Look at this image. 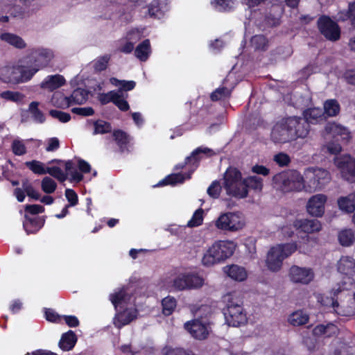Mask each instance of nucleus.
<instances>
[{"label": "nucleus", "mask_w": 355, "mask_h": 355, "mask_svg": "<svg viewBox=\"0 0 355 355\" xmlns=\"http://www.w3.org/2000/svg\"><path fill=\"white\" fill-rule=\"evenodd\" d=\"M77 166L71 161H67L65 162V175L71 176V181L79 182L83 178V175L79 173L76 168Z\"/></svg>", "instance_id": "2f4dec72"}, {"label": "nucleus", "mask_w": 355, "mask_h": 355, "mask_svg": "<svg viewBox=\"0 0 355 355\" xmlns=\"http://www.w3.org/2000/svg\"><path fill=\"white\" fill-rule=\"evenodd\" d=\"M339 208L347 213H352L355 210V193L349 194L338 200Z\"/></svg>", "instance_id": "cd10ccee"}, {"label": "nucleus", "mask_w": 355, "mask_h": 355, "mask_svg": "<svg viewBox=\"0 0 355 355\" xmlns=\"http://www.w3.org/2000/svg\"><path fill=\"white\" fill-rule=\"evenodd\" d=\"M110 60V55H105L103 56L98 58L94 62V69L96 71H101L105 70L107 67V64Z\"/></svg>", "instance_id": "3c124183"}, {"label": "nucleus", "mask_w": 355, "mask_h": 355, "mask_svg": "<svg viewBox=\"0 0 355 355\" xmlns=\"http://www.w3.org/2000/svg\"><path fill=\"white\" fill-rule=\"evenodd\" d=\"M331 180L328 171L320 168H309L304 173V184L306 189L314 191L320 189Z\"/></svg>", "instance_id": "0eeeda50"}, {"label": "nucleus", "mask_w": 355, "mask_h": 355, "mask_svg": "<svg viewBox=\"0 0 355 355\" xmlns=\"http://www.w3.org/2000/svg\"><path fill=\"white\" fill-rule=\"evenodd\" d=\"M338 332V327L332 323L319 324L313 329V334L316 336L331 337L336 336Z\"/></svg>", "instance_id": "393cba45"}, {"label": "nucleus", "mask_w": 355, "mask_h": 355, "mask_svg": "<svg viewBox=\"0 0 355 355\" xmlns=\"http://www.w3.org/2000/svg\"><path fill=\"white\" fill-rule=\"evenodd\" d=\"M110 82L112 85L116 87H119V90L130 91L135 88L136 83L132 80H120L116 78H111Z\"/></svg>", "instance_id": "37998d69"}, {"label": "nucleus", "mask_w": 355, "mask_h": 355, "mask_svg": "<svg viewBox=\"0 0 355 355\" xmlns=\"http://www.w3.org/2000/svg\"><path fill=\"white\" fill-rule=\"evenodd\" d=\"M191 312L199 318H207L213 313L214 309L207 304H202L200 306L193 305L191 307Z\"/></svg>", "instance_id": "473e14b6"}, {"label": "nucleus", "mask_w": 355, "mask_h": 355, "mask_svg": "<svg viewBox=\"0 0 355 355\" xmlns=\"http://www.w3.org/2000/svg\"><path fill=\"white\" fill-rule=\"evenodd\" d=\"M0 76L3 81L6 83H20L19 67H4L0 70Z\"/></svg>", "instance_id": "6ab92c4d"}, {"label": "nucleus", "mask_w": 355, "mask_h": 355, "mask_svg": "<svg viewBox=\"0 0 355 355\" xmlns=\"http://www.w3.org/2000/svg\"><path fill=\"white\" fill-rule=\"evenodd\" d=\"M244 184L247 190L249 188L261 191L263 189V179L256 175L250 176L244 179Z\"/></svg>", "instance_id": "f704fd0d"}, {"label": "nucleus", "mask_w": 355, "mask_h": 355, "mask_svg": "<svg viewBox=\"0 0 355 355\" xmlns=\"http://www.w3.org/2000/svg\"><path fill=\"white\" fill-rule=\"evenodd\" d=\"M297 250L295 243L277 244L272 246L268 252L266 259L267 268L272 272L279 271L283 261Z\"/></svg>", "instance_id": "20e7f679"}, {"label": "nucleus", "mask_w": 355, "mask_h": 355, "mask_svg": "<svg viewBox=\"0 0 355 355\" xmlns=\"http://www.w3.org/2000/svg\"><path fill=\"white\" fill-rule=\"evenodd\" d=\"M184 328L195 338L203 340L207 338L210 331V323L198 319L184 324Z\"/></svg>", "instance_id": "4468645a"}, {"label": "nucleus", "mask_w": 355, "mask_h": 355, "mask_svg": "<svg viewBox=\"0 0 355 355\" xmlns=\"http://www.w3.org/2000/svg\"><path fill=\"white\" fill-rule=\"evenodd\" d=\"M12 150L16 155H23L26 153V148L22 140L15 139L12 143Z\"/></svg>", "instance_id": "13d9d810"}, {"label": "nucleus", "mask_w": 355, "mask_h": 355, "mask_svg": "<svg viewBox=\"0 0 355 355\" xmlns=\"http://www.w3.org/2000/svg\"><path fill=\"white\" fill-rule=\"evenodd\" d=\"M231 90L227 87H220L216 89L211 94V98L212 101H218L230 96Z\"/></svg>", "instance_id": "864d4df0"}, {"label": "nucleus", "mask_w": 355, "mask_h": 355, "mask_svg": "<svg viewBox=\"0 0 355 355\" xmlns=\"http://www.w3.org/2000/svg\"><path fill=\"white\" fill-rule=\"evenodd\" d=\"M25 164L31 171H32L35 174H46V168L44 166V164L41 162L33 160L31 162H26Z\"/></svg>", "instance_id": "49530a36"}, {"label": "nucleus", "mask_w": 355, "mask_h": 355, "mask_svg": "<svg viewBox=\"0 0 355 355\" xmlns=\"http://www.w3.org/2000/svg\"><path fill=\"white\" fill-rule=\"evenodd\" d=\"M50 115L58 119L62 123H67L71 119L69 114L57 110H52L49 112Z\"/></svg>", "instance_id": "0e129e2a"}, {"label": "nucleus", "mask_w": 355, "mask_h": 355, "mask_svg": "<svg viewBox=\"0 0 355 355\" xmlns=\"http://www.w3.org/2000/svg\"><path fill=\"white\" fill-rule=\"evenodd\" d=\"M0 97L4 100L13 103H19L23 101L24 95L19 92L5 91L0 94Z\"/></svg>", "instance_id": "79ce46f5"}, {"label": "nucleus", "mask_w": 355, "mask_h": 355, "mask_svg": "<svg viewBox=\"0 0 355 355\" xmlns=\"http://www.w3.org/2000/svg\"><path fill=\"white\" fill-rule=\"evenodd\" d=\"M148 10L149 14L152 17H160V16L162 15L160 10L159 3L157 1H153L151 3Z\"/></svg>", "instance_id": "338daca9"}, {"label": "nucleus", "mask_w": 355, "mask_h": 355, "mask_svg": "<svg viewBox=\"0 0 355 355\" xmlns=\"http://www.w3.org/2000/svg\"><path fill=\"white\" fill-rule=\"evenodd\" d=\"M136 317L137 310L135 308H128L116 315L114 319V324L115 327L120 329L129 324L132 320L135 319Z\"/></svg>", "instance_id": "aec40b11"}, {"label": "nucleus", "mask_w": 355, "mask_h": 355, "mask_svg": "<svg viewBox=\"0 0 355 355\" xmlns=\"http://www.w3.org/2000/svg\"><path fill=\"white\" fill-rule=\"evenodd\" d=\"M324 110L327 116H334L339 113L340 105L336 100H327L324 103Z\"/></svg>", "instance_id": "4c0bfd02"}, {"label": "nucleus", "mask_w": 355, "mask_h": 355, "mask_svg": "<svg viewBox=\"0 0 355 355\" xmlns=\"http://www.w3.org/2000/svg\"><path fill=\"white\" fill-rule=\"evenodd\" d=\"M304 118L303 119L305 120V121L308 123L309 125L310 123H317L324 119V111L318 107L308 109L304 112Z\"/></svg>", "instance_id": "a878e982"}, {"label": "nucleus", "mask_w": 355, "mask_h": 355, "mask_svg": "<svg viewBox=\"0 0 355 355\" xmlns=\"http://www.w3.org/2000/svg\"><path fill=\"white\" fill-rule=\"evenodd\" d=\"M203 211L201 209H199L195 211L192 218L190 220H189L187 223V226L190 227H197L202 224L203 217H202Z\"/></svg>", "instance_id": "680f3d73"}, {"label": "nucleus", "mask_w": 355, "mask_h": 355, "mask_svg": "<svg viewBox=\"0 0 355 355\" xmlns=\"http://www.w3.org/2000/svg\"><path fill=\"white\" fill-rule=\"evenodd\" d=\"M223 272L230 278L237 282H243L248 277L245 269L238 265L226 266L223 268Z\"/></svg>", "instance_id": "4be33fe9"}, {"label": "nucleus", "mask_w": 355, "mask_h": 355, "mask_svg": "<svg viewBox=\"0 0 355 355\" xmlns=\"http://www.w3.org/2000/svg\"><path fill=\"white\" fill-rule=\"evenodd\" d=\"M338 239L341 245L348 247L355 241V235L352 230L344 229L338 233Z\"/></svg>", "instance_id": "7c9ffc66"}, {"label": "nucleus", "mask_w": 355, "mask_h": 355, "mask_svg": "<svg viewBox=\"0 0 355 355\" xmlns=\"http://www.w3.org/2000/svg\"><path fill=\"white\" fill-rule=\"evenodd\" d=\"M127 96V94L125 95L123 91L117 90V96L116 100H114L113 103L121 111H127L130 107L127 101L125 100Z\"/></svg>", "instance_id": "de8ad7c7"}, {"label": "nucleus", "mask_w": 355, "mask_h": 355, "mask_svg": "<svg viewBox=\"0 0 355 355\" xmlns=\"http://www.w3.org/2000/svg\"><path fill=\"white\" fill-rule=\"evenodd\" d=\"M348 288L343 286V288L334 290L331 306L334 311L342 315L349 316L355 314V293H350Z\"/></svg>", "instance_id": "39448f33"}, {"label": "nucleus", "mask_w": 355, "mask_h": 355, "mask_svg": "<svg viewBox=\"0 0 355 355\" xmlns=\"http://www.w3.org/2000/svg\"><path fill=\"white\" fill-rule=\"evenodd\" d=\"M327 196L324 194H316L311 196L306 204V210L309 214L320 217L324 213V205Z\"/></svg>", "instance_id": "2eb2a0df"}, {"label": "nucleus", "mask_w": 355, "mask_h": 355, "mask_svg": "<svg viewBox=\"0 0 355 355\" xmlns=\"http://www.w3.org/2000/svg\"><path fill=\"white\" fill-rule=\"evenodd\" d=\"M274 187L284 192L300 191L305 187L304 178L297 171L276 174L272 179Z\"/></svg>", "instance_id": "423d86ee"}, {"label": "nucleus", "mask_w": 355, "mask_h": 355, "mask_svg": "<svg viewBox=\"0 0 355 355\" xmlns=\"http://www.w3.org/2000/svg\"><path fill=\"white\" fill-rule=\"evenodd\" d=\"M205 284V279L196 273L187 272L180 274L173 282L175 290L183 291L198 289Z\"/></svg>", "instance_id": "1a4fd4ad"}, {"label": "nucleus", "mask_w": 355, "mask_h": 355, "mask_svg": "<svg viewBox=\"0 0 355 355\" xmlns=\"http://www.w3.org/2000/svg\"><path fill=\"white\" fill-rule=\"evenodd\" d=\"M220 191L221 187L218 181H214L207 191L208 195L213 198H218Z\"/></svg>", "instance_id": "e2e57ef3"}, {"label": "nucleus", "mask_w": 355, "mask_h": 355, "mask_svg": "<svg viewBox=\"0 0 355 355\" xmlns=\"http://www.w3.org/2000/svg\"><path fill=\"white\" fill-rule=\"evenodd\" d=\"M309 319V315L302 310H298L289 316L288 321L293 326H300L308 322Z\"/></svg>", "instance_id": "c756f323"}, {"label": "nucleus", "mask_w": 355, "mask_h": 355, "mask_svg": "<svg viewBox=\"0 0 355 355\" xmlns=\"http://www.w3.org/2000/svg\"><path fill=\"white\" fill-rule=\"evenodd\" d=\"M245 225L242 216L239 213L227 212L219 216L215 221L216 227L223 231L236 232Z\"/></svg>", "instance_id": "6e6552de"}, {"label": "nucleus", "mask_w": 355, "mask_h": 355, "mask_svg": "<svg viewBox=\"0 0 355 355\" xmlns=\"http://www.w3.org/2000/svg\"><path fill=\"white\" fill-rule=\"evenodd\" d=\"M315 244L316 239L306 236V238L304 239V242L301 243L297 248L299 249L300 252L307 254L311 251L312 248H313Z\"/></svg>", "instance_id": "8fccbe9b"}, {"label": "nucleus", "mask_w": 355, "mask_h": 355, "mask_svg": "<svg viewBox=\"0 0 355 355\" xmlns=\"http://www.w3.org/2000/svg\"><path fill=\"white\" fill-rule=\"evenodd\" d=\"M190 174L184 175L181 173L172 174L166 177L164 180L161 181L158 184L159 185H165V184H174L176 183H182L185 179H189Z\"/></svg>", "instance_id": "58836bf2"}, {"label": "nucleus", "mask_w": 355, "mask_h": 355, "mask_svg": "<svg viewBox=\"0 0 355 355\" xmlns=\"http://www.w3.org/2000/svg\"><path fill=\"white\" fill-rule=\"evenodd\" d=\"M117 96V91H110L106 94H102L99 96V101L103 105H105L110 102L114 103V100H116Z\"/></svg>", "instance_id": "69168bd1"}, {"label": "nucleus", "mask_w": 355, "mask_h": 355, "mask_svg": "<svg viewBox=\"0 0 355 355\" xmlns=\"http://www.w3.org/2000/svg\"><path fill=\"white\" fill-rule=\"evenodd\" d=\"M41 188L47 194L53 193L57 188V184L52 178L45 177L41 182Z\"/></svg>", "instance_id": "a18cd8bd"}, {"label": "nucleus", "mask_w": 355, "mask_h": 355, "mask_svg": "<svg viewBox=\"0 0 355 355\" xmlns=\"http://www.w3.org/2000/svg\"><path fill=\"white\" fill-rule=\"evenodd\" d=\"M87 96L88 93L87 91L83 89L78 88L75 89L69 97L64 96L61 94H54L53 101L55 103L54 99L59 96L63 100V102L59 105L68 107L72 104H83L86 102Z\"/></svg>", "instance_id": "dca6fc26"}, {"label": "nucleus", "mask_w": 355, "mask_h": 355, "mask_svg": "<svg viewBox=\"0 0 355 355\" xmlns=\"http://www.w3.org/2000/svg\"><path fill=\"white\" fill-rule=\"evenodd\" d=\"M46 173H49L62 182L67 180L65 173L58 166L46 168Z\"/></svg>", "instance_id": "603ef678"}, {"label": "nucleus", "mask_w": 355, "mask_h": 355, "mask_svg": "<svg viewBox=\"0 0 355 355\" xmlns=\"http://www.w3.org/2000/svg\"><path fill=\"white\" fill-rule=\"evenodd\" d=\"M0 39L16 49H23L27 46L22 37L14 33H3L0 35Z\"/></svg>", "instance_id": "b1692460"}, {"label": "nucleus", "mask_w": 355, "mask_h": 355, "mask_svg": "<svg viewBox=\"0 0 355 355\" xmlns=\"http://www.w3.org/2000/svg\"><path fill=\"white\" fill-rule=\"evenodd\" d=\"M309 130V125L304 119L289 116L279 120L273 125L270 139L275 144L282 145L306 138Z\"/></svg>", "instance_id": "f257e3e1"}, {"label": "nucleus", "mask_w": 355, "mask_h": 355, "mask_svg": "<svg viewBox=\"0 0 355 355\" xmlns=\"http://www.w3.org/2000/svg\"><path fill=\"white\" fill-rule=\"evenodd\" d=\"M134 49V45L127 39L122 40L119 47V51L124 53H130Z\"/></svg>", "instance_id": "774afa93"}, {"label": "nucleus", "mask_w": 355, "mask_h": 355, "mask_svg": "<svg viewBox=\"0 0 355 355\" xmlns=\"http://www.w3.org/2000/svg\"><path fill=\"white\" fill-rule=\"evenodd\" d=\"M94 134H105L112 130V127L108 122L103 120H98L94 123Z\"/></svg>", "instance_id": "09e8293b"}, {"label": "nucleus", "mask_w": 355, "mask_h": 355, "mask_svg": "<svg viewBox=\"0 0 355 355\" xmlns=\"http://www.w3.org/2000/svg\"><path fill=\"white\" fill-rule=\"evenodd\" d=\"M241 172L235 168H229L224 174V188L226 192H235L233 184L241 179Z\"/></svg>", "instance_id": "412c9836"}, {"label": "nucleus", "mask_w": 355, "mask_h": 355, "mask_svg": "<svg viewBox=\"0 0 355 355\" xmlns=\"http://www.w3.org/2000/svg\"><path fill=\"white\" fill-rule=\"evenodd\" d=\"M252 45L256 49H261L264 50L267 45H268V41L265 36L259 35H255L252 37L251 40Z\"/></svg>", "instance_id": "6e6d98bb"}, {"label": "nucleus", "mask_w": 355, "mask_h": 355, "mask_svg": "<svg viewBox=\"0 0 355 355\" xmlns=\"http://www.w3.org/2000/svg\"><path fill=\"white\" fill-rule=\"evenodd\" d=\"M337 268L340 272L349 277V284L354 286V279L351 277H354L355 271V260L351 257L343 256L338 261Z\"/></svg>", "instance_id": "f3484780"}, {"label": "nucleus", "mask_w": 355, "mask_h": 355, "mask_svg": "<svg viewBox=\"0 0 355 355\" xmlns=\"http://www.w3.org/2000/svg\"><path fill=\"white\" fill-rule=\"evenodd\" d=\"M233 187L235 192H226L227 195L239 198H243L248 196V190L245 187L244 180H242V178L233 184Z\"/></svg>", "instance_id": "c9c22d12"}, {"label": "nucleus", "mask_w": 355, "mask_h": 355, "mask_svg": "<svg viewBox=\"0 0 355 355\" xmlns=\"http://www.w3.org/2000/svg\"><path fill=\"white\" fill-rule=\"evenodd\" d=\"M334 164L339 169L342 178L349 182H355V159L349 155L337 156Z\"/></svg>", "instance_id": "9b49d317"}, {"label": "nucleus", "mask_w": 355, "mask_h": 355, "mask_svg": "<svg viewBox=\"0 0 355 355\" xmlns=\"http://www.w3.org/2000/svg\"><path fill=\"white\" fill-rule=\"evenodd\" d=\"M274 162L281 167L287 166L291 162L289 155L285 153H279L274 155Z\"/></svg>", "instance_id": "bf43d9fd"}, {"label": "nucleus", "mask_w": 355, "mask_h": 355, "mask_svg": "<svg viewBox=\"0 0 355 355\" xmlns=\"http://www.w3.org/2000/svg\"><path fill=\"white\" fill-rule=\"evenodd\" d=\"M65 83L64 77L61 75H51L46 76L41 83L40 87L42 89L53 91Z\"/></svg>", "instance_id": "5701e85b"}, {"label": "nucleus", "mask_w": 355, "mask_h": 355, "mask_svg": "<svg viewBox=\"0 0 355 355\" xmlns=\"http://www.w3.org/2000/svg\"><path fill=\"white\" fill-rule=\"evenodd\" d=\"M293 227L297 230H301L303 232L311 234L321 230L322 225L316 219H300L293 222Z\"/></svg>", "instance_id": "a211bd4d"}, {"label": "nucleus", "mask_w": 355, "mask_h": 355, "mask_svg": "<svg viewBox=\"0 0 355 355\" xmlns=\"http://www.w3.org/2000/svg\"><path fill=\"white\" fill-rule=\"evenodd\" d=\"M326 130L330 134H332L334 136H342L345 135H348V132L346 128L336 123H331L327 125Z\"/></svg>", "instance_id": "4d7b16f0"}, {"label": "nucleus", "mask_w": 355, "mask_h": 355, "mask_svg": "<svg viewBox=\"0 0 355 355\" xmlns=\"http://www.w3.org/2000/svg\"><path fill=\"white\" fill-rule=\"evenodd\" d=\"M53 58V51L45 48L30 49L26 57L28 62L38 67L39 70L47 67Z\"/></svg>", "instance_id": "9d476101"}, {"label": "nucleus", "mask_w": 355, "mask_h": 355, "mask_svg": "<svg viewBox=\"0 0 355 355\" xmlns=\"http://www.w3.org/2000/svg\"><path fill=\"white\" fill-rule=\"evenodd\" d=\"M110 300H111L115 308L118 305L126 303L130 300V296H128L123 289H119L114 293L110 294Z\"/></svg>", "instance_id": "e433bc0d"}, {"label": "nucleus", "mask_w": 355, "mask_h": 355, "mask_svg": "<svg viewBox=\"0 0 355 355\" xmlns=\"http://www.w3.org/2000/svg\"><path fill=\"white\" fill-rule=\"evenodd\" d=\"M77 341L76 334L72 331L63 334L59 342V347L64 351L71 350Z\"/></svg>", "instance_id": "bb28decb"}, {"label": "nucleus", "mask_w": 355, "mask_h": 355, "mask_svg": "<svg viewBox=\"0 0 355 355\" xmlns=\"http://www.w3.org/2000/svg\"><path fill=\"white\" fill-rule=\"evenodd\" d=\"M212 4L219 11H230L235 6V2L233 0H214Z\"/></svg>", "instance_id": "c03bdc74"}, {"label": "nucleus", "mask_w": 355, "mask_h": 355, "mask_svg": "<svg viewBox=\"0 0 355 355\" xmlns=\"http://www.w3.org/2000/svg\"><path fill=\"white\" fill-rule=\"evenodd\" d=\"M225 303L224 316L226 323L232 327H239L247 322L246 314L242 307V302L237 293H231L223 297Z\"/></svg>", "instance_id": "f03ea898"}, {"label": "nucleus", "mask_w": 355, "mask_h": 355, "mask_svg": "<svg viewBox=\"0 0 355 355\" xmlns=\"http://www.w3.org/2000/svg\"><path fill=\"white\" fill-rule=\"evenodd\" d=\"M162 312L165 315H171L176 307V300L174 297L168 296L162 300Z\"/></svg>", "instance_id": "a19ab883"}, {"label": "nucleus", "mask_w": 355, "mask_h": 355, "mask_svg": "<svg viewBox=\"0 0 355 355\" xmlns=\"http://www.w3.org/2000/svg\"><path fill=\"white\" fill-rule=\"evenodd\" d=\"M151 52L149 40H145L139 44L135 51V56L141 61H146Z\"/></svg>", "instance_id": "c85d7f7f"}, {"label": "nucleus", "mask_w": 355, "mask_h": 355, "mask_svg": "<svg viewBox=\"0 0 355 355\" xmlns=\"http://www.w3.org/2000/svg\"><path fill=\"white\" fill-rule=\"evenodd\" d=\"M318 27L327 40L336 41L340 38V31L338 24L329 17H320L318 20Z\"/></svg>", "instance_id": "f8f14e48"}, {"label": "nucleus", "mask_w": 355, "mask_h": 355, "mask_svg": "<svg viewBox=\"0 0 355 355\" xmlns=\"http://www.w3.org/2000/svg\"><path fill=\"white\" fill-rule=\"evenodd\" d=\"M39 103L33 101L31 103L28 111L31 114L33 120L37 123H43L45 117L42 111L38 109Z\"/></svg>", "instance_id": "ea45409f"}, {"label": "nucleus", "mask_w": 355, "mask_h": 355, "mask_svg": "<svg viewBox=\"0 0 355 355\" xmlns=\"http://www.w3.org/2000/svg\"><path fill=\"white\" fill-rule=\"evenodd\" d=\"M20 71V83H25L30 80L33 76L39 71L33 64L31 67L19 66Z\"/></svg>", "instance_id": "72a5a7b5"}, {"label": "nucleus", "mask_w": 355, "mask_h": 355, "mask_svg": "<svg viewBox=\"0 0 355 355\" xmlns=\"http://www.w3.org/2000/svg\"><path fill=\"white\" fill-rule=\"evenodd\" d=\"M236 245L230 241H219L215 242L205 253L202 263L205 266H211L219 263L230 257Z\"/></svg>", "instance_id": "7ed1b4c3"}, {"label": "nucleus", "mask_w": 355, "mask_h": 355, "mask_svg": "<svg viewBox=\"0 0 355 355\" xmlns=\"http://www.w3.org/2000/svg\"><path fill=\"white\" fill-rule=\"evenodd\" d=\"M37 220L36 219L30 218L26 216V220L24 222V227L28 234L34 233L40 226L37 225Z\"/></svg>", "instance_id": "052dcab7"}, {"label": "nucleus", "mask_w": 355, "mask_h": 355, "mask_svg": "<svg viewBox=\"0 0 355 355\" xmlns=\"http://www.w3.org/2000/svg\"><path fill=\"white\" fill-rule=\"evenodd\" d=\"M291 281L293 283L308 284L314 279V272L311 268L293 266L288 272Z\"/></svg>", "instance_id": "ddd939ff"}, {"label": "nucleus", "mask_w": 355, "mask_h": 355, "mask_svg": "<svg viewBox=\"0 0 355 355\" xmlns=\"http://www.w3.org/2000/svg\"><path fill=\"white\" fill-rule=\"evenodd\" d=\"M339 19L343 21L349 19L351 24L355 28V2L349 3L347 14L344 15L343 13H340Z\"/></svg>", "instance_id": "5fc2aeb1"}]
</instances>
